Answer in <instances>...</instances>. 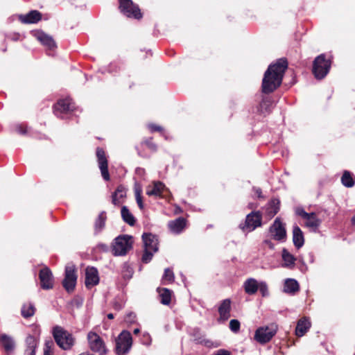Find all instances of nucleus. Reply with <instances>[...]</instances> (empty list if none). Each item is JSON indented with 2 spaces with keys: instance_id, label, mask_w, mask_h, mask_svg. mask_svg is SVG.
Instances as JSON below:
<instances>
[{
  "instance_id": "obj_1",
  "label": "nucleus",
  "mask_w": 355,
  "mask_h": 355,
  "mask_svg": "<svg viewBox=\"0 0 355 355\" xmlns=\"http://www.w3.org/2000/svg\"><path fill=\"white\" fill-rule=\"evenodd\" d=\"M288 62L285 59H279L271 64L264 73L262 81V91L270 93L280 86Z\"/></svg>"
},
{
  "instance_id": "obj_2",
  "label": "nucleus",
  "mask_w": 355,
  "mask_h": 355,
  "mask_svg": "<svg viewBox=\"0 0 355 355\" xmlns=\"http://www.w3.org/2000/svg\"><path fill=\"white\" fill-rule=\"evenodd\" d=\"M53 336L58 345L64 350L71 349L74 345L73 336L60 326L53 329Z\"/></svg>"
},
{
  "instance_id": "obj_3",
  "label": "nucleus",
  "mask_w": 355,
  "mask_h": 355,
  "mask_svg": "<svg viewBox=\"0 0 355 355\" xmlns=\"http://www.w3.org/2000/svg\"><path fill=\"white\" fill-rule=\"evenodd\" d=\"M132 237L121 235L116 237L112 247L113 254L116 256L125 255L132 246Z\"/></svg>"
},
{
  "instance_id": "obj_4",
  "label": "nucleus",
  "mask_w": 355,
  "mask_h": 355,
  "mask_svg": "<svg viewBox=\"0 0 355 355\" xmlns=\"http://www.w3.org/2000/svg\"><path fill=\"white\" fill-rule=\"evenodd\" d=\"M330 67V60H327L324 54H321L314 60L313 73L317 79H322L327 76Z\"/></svg>"
},
{
  "instance_id": "obj_5",
  "label": "nucleus",
  "mask_w": 355,
  "mask_h": 355,
  "mask_svg": "<svg viewBox=\"0 0 355 355\" xmlns=\"http://www.w3.org/2000/svg\"><path fill=\"white\" fill-rule=\"evenodd\" d=\"M132 345L131 334L128 331H123L116 340L115 352L117 355L127 354Z\"/></svg>"
},
{
  "instance_id": "obj_6",
  "label": "nucleus",
  "mask_w": 355,
  "mask_h": 355,
  "mask_svg": "<svg viewBox=\"0 0 355 355\" xmlns=\"http://www.w3.org/2000/svg\"><path fill=\"white\" fill-rule=\"evenodd\" d=\"M277 331V326L275 324L259 327L255 331L254 339L259 343H266L272 339Z\"/></svg>"
},
{
  "instance_id": "obj_7",
  "label": "nucleus",
  "mask_w": 355,
  "mask_h": 355,
  "mask_svg": "<svg viewBox=\"0 0 355 355\" xmlns=\"http://www.w3.org/2000/svg\"><path fill=\"white\" fill-rule=\"evenodd\" d=\"M87 340L90 349L100 355L107 353V349L103 340L96 332L91 331L87 334Z\"/></svg>"
},
{
  "instance_id": "obj_8",
  "label": "nucleus",
  "mask_w": 355,
  "mask_h": 355,
  "mask_svg": "<svg viewBox=\"0 0 355 355\" xmlns=\"http://www.w3.org/2000/svg\"><path fill=\"white\" fill-rule=\"evenodd\" d=\"M262 216L259 211H252L246 216L244 225L241 224L240 227L244 232H252L261 225Z\"/></svg>"
},
{
  "instance_id": "obj_9",
  "label": "nucleus",
  "mask_w": 355,
  "mask_h": 355,
  "mask_svg": "<svg viewBox=\"0 0 355 355\" xmlns=\"http://www.w3.org/2000/svg\"><path fill=\"white\" fill-rule=\"evenodd\" d=\"M77 281V275L75 266L72 264H68L65 267V277L62 282V285L65 290L70 293L73 291Z\"/></svg>"
},
{
  "instance_id": "obj_10",
  "label": "nucleus",
  "mask_w": 355,
  "mask_h": 355,
  "mask_svg": "<svg viewBox=\"0 0 355 355\" xmlns=\"http://www.w3.org/2000/svg\"><path fill=\"white\" fill-rule=\"evenodd\" d=\"M119 8L125 16L135 19L141 17L139 7L134 4L131 0H119Z\"/></svg>"
},
{
  "instance_id": "obj_11",
  "label": "nucleus",
  "mask_w": 355,
  "mask_h": 355,
  "mask_svg": "<svg viewBox=\"0 0 355 355\" xmlns=\"http://www.w3.org/2000/svg\"><path fill=\"white\" fill-rule=\"evenodd\" d=\"M271 237L279 241H284L286 237V231L284 225L279 218H277L270 227Z\"/></svg>"
},
{
  "instance_id": "obj_12",
  "label": "nucleus",
  "mask_w": 355,
  "mask_h": 355,
  "mask_svg": "<svg viewBox=\"0 0 355 355\" xmlns=\"http://www.w3.org/2000/svg\"><path fill=\"white\" fill-rule=\"evenodd\" d=\"M96 157L101 175L105 180L107 181L110 180V174L107 168V159L105 151L102 148H98L96 149Z\"/></svg>"
},
{
  "instance_id": "obj_13",
  "label": "nucleus",
  "mask_w": 355,
  "mask_h": 355,
  "mask_svg": "<svg viewBox=\"0 0 355 355\" xmlns=\"http://www.w3.org/2000/svg\"><path fill=\"white\" fill-rule=\"evenodd\" d=\"M39 278L43 289H51L53 286V274L48 267H44L40 271Z\"/></svg>"
},
{
  "instance_id": "obj_14",
  "label": "nucleus",
  "mask_w": 355,
  "mask_h": 355,
  "mask_svg": "<svg viewBox=\"0 0 355 355\" xmlns=\"http://www.w3.org/2000/svg\"><path fill=\"white\" fill-rule=\"evenodd\" d=\"M74 109L73 103L71 98L60 100L54 106L55 114L59 116L62 113H68Z\"/></svg>"
},
{
  "instance_id": "obj_15",
  "label": "nucleus",
  "mask_w": 355,
  "mask_h": 355,
  "mask_svg": "<svg viewBox=\"0 0 355 355\" xmlns=\"http://www.w3.org/2000/svg\"><path fill=\"white\" fill-rule=\"evenodd\" d=\"M99 282L98 270L94 267H88L85 270V286L89 288Z\"/></svg>"
},
{
  "instance_id": "obj_16",
  "label": "nucleus",
  "mask_w": 355,
  "mask_h": 355,
  "mask_svg": "<svg viewBox=\"0 0 355 355\" xmlns=\"http://www.w3.org/2000/svg\"><path fill=\"white\" fill-rule=\"evenodd\" d=\"M231 301L225 299L221 302L218 307L219 318L218 322H223L230 317Z\"/></svg>"
},
{
  "instance_id": "obj_17",
  "label": "nucleus",
  "mask_w": 355,
  "mask_h": 355,
  "mask_svg": "<svg viewBox=\"0 0 355 355\" xmlns=\"http://www.w3.org/2000/svg\"><path fill=\"white\" fill-rule=\"evenodd\" d=\"M144 248L146 250H153L156 252L158 250V239L152 234H144L142 236Z\"/></svg>"
},
{
  "instance_id": "obj_18",
  "label": "nucleus",
  "mask_w": 355,
  "mask_h": 355,
  "mask_svg": "<svg viewBox=\"0 0 355 355\" xmlns=\"http://www.w3.org/2000/svg\"><path fill=\"white\" fill-rule=\"evenodd\" d=\"M165 189L166 188L162 182H153L146 187V194L149 196H161Z\"/></svg>"
},
{
  "instance_id": "obj_19",
  "label": "nucleus",
  "mask_w": 355,
  "mask_h": 355,
  "mask_svg": "<svg viewBox=\"0 0 355 355\" xmlns=\"http://www.w3.org/2000/svg\"><path fill=\"white\" fill-rule=\"evenodd\" d=\"M304 225L312 231H315L321 223V220L313 212L310 213L304 219Z\"/></svg>"
},
{
  "instance_id": "obj_20",
  "label": "nucleus",
  "mask_w": 355,
  "mask_h": 355,
  "mask_svg": "<svg viewBox=\"0 0 355 355\" xmlns=\"http://www.w3.org/2000/svg\"><path fill=\"white\" fill-rule=\"evenodd\" d=\"M20 21L24 24H34L41 19V14L37 10H32L25 15H20Z\"/></svg>"
},
{
  "instance_id": "obj_21",
  "label": "nucleus",
  "mask_w": 355,
  "mask_h": 355,
  "mask_svg": "<svg viewBox=\"0 0 355 355\" xmlns=\"http://www.w3.org/2000/svg\"><path fill=\"white\" fill-rule=\"evenodd\" d=\"M0 344L6 352H12L15 347L13 338L5 334H0Z\"/></svg>"
},
{
  "instance_id": "obj_22",
  "label": "nucleus",
  "mask_w": 355,
  "mask_h": 355,
  "mask_svg": "<svg viewBox=\"0 0 355 355\" xmlns=\"http://www.w3.org/2000/svg\"><path fill=\"white\" fill-rule=\"evenodd\" d=\"M168 225L172 232L179 234L186 227V220L180 217L174 220L170 221Z\"/></svg>"
},
{
  "instance_id": "obj_23",
  "label": "nucleus",
  "mask_w": 355,
  "mask_h": 355,
  "mask_svg": "<svg viewBox=\"0 0 355 355\" xmlns=\"http://www.w3.org/2000/svg\"><path fill=\"white\" fill-rule=\"evenodd\" d=\"M259 282L254 278H248L243 283L245 292L248 295H254L258 291Z\"/></svg>"
},
{
  "instance_id": "obj_24",
  "label": "nucleus",
  "mask_w": 355,
  "mask_h": 355,
  "mask_svg": "<svg viewBox=\"0 0 355 355\" xmlns=\"http://www.w3.org/2000/svg\"><path fill=\"white\" fill-rule=\"evenodd\" d=\"M35 36L43 45L49 49L55 47V42L51 37L42 31H37L35 33Z\"/></svg>"
},
{
  "instance_id": "obj_25",
  "label": "nucleus",
  "mask_w": 355,
  "mask_h": 355,
  "mask_svg": "<svg viewBox=\"0 0 355 355\" xmlns=\"http://www.w3.org/2000/svg\"><path fill=\"white\" fill-rule=\"evenodd\" d=\"M310 327L311 322L309 320L306 318H303L297 322L295 334L297 336L301 337L305 334Z\"/></svg>"
},
{
  "instance_id": "obj_26",
  "label": "nucleus",
  "mask_w": 355,
  "mask_h": 355,
  "mask_svg": "<svg viewBox=\"0 0 355 355\" xmlns=\"http://www.w3.org/2000/svg\"><path fill=\"white\" fill-rule=\"evenodd\" d=\"M112 203L115 205H119L123 202L126 197V189L123 186H119L115 192L112 194Z\"/></svg>"
},
{
  "instance_id": "obj_27",
  "label": "nucleus",
  "mask_w": 355,
  "mask_h": 355,
  "mask_svg": "<svg viewBox=\"0 0 355 355\" xmlns=\"http://www.w3.org/2000/svg\"><path fill=\"white\" fill-rule=\"evenodd\" d=\"M293 241L297 248H300L304 243V235L298 226H294L293 230Z\"/></svg>"
},
{
  "instance_id": "obj_28",
  "label": "nucleus",
  "mask_w": 355,
  "mask_h": 355,
  "mask_svg": "<svg viewBox=\"0 0 355 355\" xmlns=\"http://www.w3.org/2000/svg\"><path fill=\"white\" fill-rule=\"evenodd\" d=\"M300 289L298 282L294 279H287L284 282V292L288 294H295Z\"/></svg>"
},
{
  "instance_id": "obj_29",
  "label": "nucleus",
  "mask_w": 355,
  "mask_h": 355,
  "mask_svg": "<svg viewBox=\"0 0 355 355\" xmlns=\"http://www.w3.org/2000/svg\"><path fill=\"white\" fill-rule=\"evenodd\" d=\"M26 343L27 348L25 351V355H35L37 344L36 338L33 336H28L26 339Z\"/></svg>"
},
{
  "instance_id": "obj_30",
  "label": "nucleus",
  "mask_w": 355,
  "mask_h": 355,
  "mask_svg": "<svg viewBox=\"0 0 355 355\" xmlns=\"http://www.w3.org/2000/svg\"><path fill=\"white\" fill-rule=\"evenodd\" d=\"M121 217L124 222L130 226H133L135 224V218L132 214L130 211L127 207L123 206L121 211Z\"/></svg>"
},
{
  "instance_id": "obj_31",
  "label": "nucleus",
  "mask_w": 355,
  "mask_h": 355,
  "mask_svg": "<svg viewBox=\"0 0 355 355\" xmlns=\"http://www.w3.org/2000/svg\"><path fill=\"white\" fill-rule=\"evenodd\" d=\"M157 291L161 298V302L165 305L169 304L171 300V291L165 288H158Z\"/></svg>"
},
{
  "instance_id": "obj_32",
  "label": "nucleus",
  "mask_w": 355,
  "mask_h": 355,
  "mask_svg": "<svg viewBox=\"0 0 355 355\" xmlns=\"http://www.w3.org/2000/svg\"><path fill=\"white\" fill-rule=\"evenodd\" d=\"M272 101L269 98L263 99L259 107V111L262 114H268L271 112Z\"/></svg>"
},
{
  "instance_id": "obj_33",
  "label": "nucleus",
  "mask_w": 355,
  "mask_h": 355,
  "mask_svg": "<svg viewBox=\"0 0 355 355\" xmlns=\"http://www.w3.org/2000/svg\"><path fill=\"white\" fill-rule=\"evenodd\" d=\"M35 306L31 303H26L22 306L21 315L24 318H27L33 316L35 313Z\"/></svg>"
},
{
  "instance_id": "obj_34",
  "label": "nucleus",
  "mask_w": 355,
  "mask_h": 355,
  "mask_svg": "<svg viewBox=\"0 0 355 355\" xmlns=\"http://www.w3.org/2000/svg\"><path fill=\"white\" fill-rule=\"evenodd\" d=\"M282 259L286 267H291L295 264V257L286 249L282 250Z\"/></svg>"
},
{
  "instance_id": "obj_35",
  "label": "nucleus",
  "mask_w": 355,
  "mask_h": 355,
  "mask_svg": "<svg viewBox=\"0 0 355 355\" xmlns=\"http://www.w3.org/2000/svg\"><path fill=\"white\" fill-rule=\"evenodd\" d=\"M342 184L346 187H352L354 185V180L352 174L347 171H344L341 177Z\"/></svg>"
},
{
  "instance_id": "obj_36",
  "label": "nucleus",
  "mask_w": 355,
  "mask_h": 355,
  "mask_svg": "<svg viewBox=\"0 0 355 355\" xmlns=\"http://www.w3.org/2000/svg\"><path fill=\"white\" fill-rule=\"evenodd\" d=\"M141 193H142L141 188L140 187H135V195L136 202H137L139 209L142 210L144 207V205L143 202Z\"/></svg>"
},
{
  "instance_id": "obj_37",
  "label": "nucleus",
  "mask_w": 355,
  "mask_h": 355,
  "mask_svg": "<svg viewBox=\"0 0 355 355\" xmlns=\"http://www.w3.org/2000/svg\"><path fill=\"white\" fill-rule=\"evenodd\" d=\"M105 216L103 213H101L99 214L98 218L96 219L95 222V229L97 232L101 231L104 225H105Z\"/></svg>"
},
{
  "instance_id": "obj_38",
  "label": "nucleus",
  "mask_w": 355,
  "mask_h": 355,
  "mask_svg": "<svg viewBox=\"0 0 355 355\" xmlns=\"http://www.w3.org/2000/svg\"><path fill=\"white\" fill-rule=\"evenodd\" d=\"M174 280V274L171 270L166 268L164 270V273L162 277V281L166 283L173 282Z\"/></svg>"
},
{
  "instance_id": "obj_39",
  "label": "nucleus",
  "mask_w": 355,
  "mask_h": 355,
  "mask_svg": "<svg viewBox=\"0 0 355 355\" xmlns=\"http://www.w3.org/2000/svg\"><path fill=\"white\" fill-rule=\"evenodd\" d=\"M258 289L263 297H267L269 295L268 286L266 282H259Z\"/></svg>"
},
{
  "instance_id": "obj_40",
  "label": "nucleus",
  "mask_w": 355,
  "mask_h": 355,
  "mask_svg": "<svg viewBox=\"0 0 355 355\" xmlns=\"http://www.w3.org/2000/svg\"><path fill=\"white\" fill-rule=\"evenodd\" d=\"M230 329L232 331L236 333L240 329V322L238 320H231L230 322Z\"/></svg>"
},
{
  "instance_id": "obj_41",
  "label": "nucleus",
  "mask_w": 355,
  "mask_h": 355,
  "mask_svg": "<svg viewBox=\"0 0 355 355\" xmlns=\"http://www.w3.org/2000/svg\"><path fill=\"white\" fill-rule=\"evenodd\" d=\"M153 253L154 252L153 250H146L144 248V253L142 256V261L146 263H148L152 259Z\"/></svg>"
},
{
  "instance_id": "obj_42",
  "label": "nucleus",
  "mask_w": 355,
  "mask_h": 355,
  "mask_svg": "<svg viewBox=\"0 0 355 355\" xmlns=\"http://www.w3.org/2000/svg\"><path fill=\"white\" fill-rule=\"evenodd\" d=\"M53 343L52 341H47L45 343L44 349V355H52V346Z\"/></svg>"
},
{
  "instance_id": "obj_43",
  "label": "nucleus",
  "mask_w": 355,
  "mask_h": 355,
  "mask_svg": "<svg viewBox=\"0 0 355 355\" xmlns=\"http://www.w3.org/2000/svg\"><path fill=\"white\" fill-rule=\"evenodd\" d=\"M295 214L300 216H301L303 219H304L310 213L306 212L302 208L297 207L295 209Z\"/></svg>"
},
{
  "instance_id": "obj_44",
  "label": "nucleus",
  "mask_w": 355,
  "mask_h": 355,
  "mask_svg": "<svg viewBox=\"0 0 355 355\" xmlns=\"http://www.w3.org/2000/svg\"><path fill=\"white\" fill-rule=\"evenodd\" d=\"M136 320V315L133 313H128L125 317V322L128 323H133Z\"/></svg>"
},
{
  "instance_id": "obj_45",
  "label": "nucleus",
  "mask_w": 355,
  "mask_h": 355,
  "mask_svg": "<svg viewBox=\"0 0 355 355\" xmlns=\"http://www.w3.org/2000/svg\"><path fill=\"white\" fill-rule=\"evenodd\" d=\"M148 128L150 130V131H152V132L160 131L162 130V128L160 126L156 125H153V124L149 125Z\"/></svg>"
},
{
  "instance_id": "obj_46",
  "label": "nucleus",
  "mask_w": 355,
  "mask_h": 355,
  "mask_svg": "<svg viewBox=\"0 0 355 355\" xmlns=\"http://www.w3.org/2000/svg\"><path fill=\"white\" fill-rule=\"evenodd\" d=\"M215 355H231L230 352L225 349H220L218 350Z\"/></svg>"
},
{
  "instance_id": "obj_47",
  "label": "nucleus",
  "mask_w": 355,
  "mask_h": 355,
  "mask_svg": "<svg viewBox=\"0 0 355 355\" xmlns=\"http://www.w3.org/2000/svg\"><path fill=\"white\" fill-rule=\"evenodd\" d=\"M264 243L270 249H273L274 248V245L273 243L269 241V240H266L264 241Z\"/></svg>"
},
{
  "instance_id": "obj_48",
  "label": "nucleus",
  "mask_w": 355,
  "mask_h": 355,
  "mask_svg": "<svg viewBox=\"0 0 355 355\" xmlns=\"http://www.w3.org/2000/svg\"><path fill=\"white\" fill-rule=\"evenodd\" d=\"M16 130L19 134H24L26 132V130L21 125L17 126Z\"/></svg>"
},
{
  "instance_id": "obj_49",
  "label": "nucleus",
  "mask_w": 355,
  "mask_h": 355,
  "mask_svg": "<svg viewBox=\"0 0 355 355\" xmlns=\"http://www.w3.org/2000/svg\"><path fill=\"white\" fill-rule=\"evenodd\" d=\"M254 192L257 195L258 198L262 197L261 189H259V188L254 189Z\"/></svg>"
},
{
  "instance_id": "obj_50",
  "label": "nucleus",
  "mask_w": 355,
  "mask_h": 355,
  "mask_svg": "<svg viewBox=\"0 0 355 355\" xmlns=\"http://www.w3.org/2000/svg\"><path fill=\"white\" fill-rule=\"evenodd\" d=\"M139 331H140L139 329L136 328V329H134L133 333H134L135 334H139Z\"/></svg>"
},
{
  "instance_id": "obj_51",
  "label": "nucleus",
  "mask_w": 355,
  "mask_h": 355,
  "mask_svg": "<svg viewBox=\"0 0 355 355\" xmlns=\"http://www.w3.org/2000/svg\"><path fill=\"white\" fill-rule=\"evenodd\" d=\"M107 318L109 319H113L114 318V315L112 313H109V314H107Z\"/></svg>"
},
{
  "instance_id": "obj_52",
  "label": "nucleus",
  "mask_w": 355,
  "mask_h": 355,
  "mask_svg": "<svg viewBox=\"0 0 355 355\" xmlns=\"http://www.w3.org/2000/svg\"><path fill=\"white\" fill-rule=\"evenodd\" d=\"M352 223L353 225H355V216H354L352 218Z\"/></svg>"
},
{
  "instance_id": "obj_53",
  "label": "nucleus",
  "mask_w": 355,
  "mask_h": 355,
  "mask_svg": "<svg viewBox=\"0 0 355 355\" xmlns=\"http://www.w3.org/2000/svg\"><path fill=\"white\" fill-rule=\"evenodd\" d=\"M277 209H275V211H274V212H273V214H274V215H275V214H277Z\"/></svg>"
},
{
  "instance_id": "obj_54",
  "label": "nucleus",
  "mask_w": 355,
  "mask_h": 355,
  "mask_svg": "<svg viewBox=\"0 0 355 355\" xmlns=\"http://www.w3.org/2000/svg\"><path fill=\"white\" fill-rule=\"evenodd\" d=\"M144 336H146L147 338H149V337H150V336H149V334H144Z\"/></svg>"
}]
</instances>
